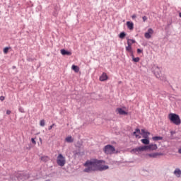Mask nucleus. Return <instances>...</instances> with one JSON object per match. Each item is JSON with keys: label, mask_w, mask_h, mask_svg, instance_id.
Returning <instances> with one entry per match:
<instances>
[{"label": "nucleus", "mask_w": 181, "mask_h": 181, "mask_svg": "<svg viewBox=\"0 0 181 181\" xmlns=\"http://www.w3.org/2000/svg\"><path fill=\"white\" fill-rule=\"evenodd\" d=\"M11 112V110H7V111H6L7 115H10Z\"/></svg>", "instance_id": "e433bc0d"}, {"label": "nucleus", "mask_w": 181, "mask_h": 181, "mask_svg": "<svg viewBox=\"0 0 181 181\" xmlns=\"http://www.w3.org/2000/svg\"><path fill=\"white\" fill-rule=\"evenodd\" d=\"M132 19H135V18H136V15L134 14L132 16Z\"/></svg>", "instance_id": "4c0bfd02"}, {"label": "nucleus", "mask_w": 181, "mask_h": 181, "mask_svg": "<svg viewBox=\"0 0 181 181\" xmlns=\"http://www.w3.org/2000/svg\"><path fill=\"white\" fill-rule=\"evenodd\" d=\"M74 156L75 158H80L81 156V152L75 151L74 152Z\"/></svg>", "instance_id": "6ab92c4d"}, {"label": "nucleus", "mask_w": 181, "mask_h": 181, "mask_svg": "<svg viewBox=\"0 0 181 181\" xmlns=\"http://www.w3.org/2000/svg\"><path fill=\"white\" fill-rule=\"evenodd\" d=\"M152 33H153V30H152V28H149L148 32L144 34L146 39H151V35H152Z\"/></svg>", "instance_id": "9d476101"}, {"label": "nucleus", "mask_w": 181, "mask_h": 181, "mask_svg": "<svg viewBox=\"0 0 181 181\" xmlns=\"http://www.w3.org/2000/svg\"><path fill=\"white\" fill-rule=\"evenodd\" d=\"M71 69L75 73H78L80 71V68L76 65H72Z\"/></svg>", "instance_id": "a211bd4d"}, {"label": "nucleus", "mask_w": 181, "mask_h": 181, "mask_svg": "<svg viewBox=\"0 0 181 181\" xmlns=\"http://www.w3.org/2000/svg\"><path fill=\"white\" fill-rule=\"evenodd\" d=\"M127 40H129L132 45H134V43H135V40L127 39Z\"/></svg>", "instance_id": "c756f323"}, {"label": "nucleus", "mask_w": 181, "mask_h": 181, "mask_svg": "<svg viewBox=\"0 0 181 181\" xmlns=\"http://www.w3.org/2000/svg\"><path fill=\"white\" fill-rule=\"evenodd\" d=\"M140 59L139 57H133V62H134V63H138V62H139Z\"/></svg>", "instance_id": "bb28decb"}, {"label": "nucleus", "mask_w": 181, "mask_h": 181, "mask_svg": "<svg viewBox=\"0 0 181 181\" xmlns=\"http://www.w3.org/2000/svg\"><path fill=\"white\" fill-rule=\"evenodd\" d=\"M16 177L18 180H26L28 179V176L25 175L24 173H18L16 174Z\"/></svg>", "instance_id": "6e6552de"}, {"label": "nucleus", "mask_w": 181, "mask_h": 181, "mask_svg": "<svg viewBox=\"0 0 181 181\" xmlns=\"http://www.w3.org/2000/svg\"><path fill=\"white\" fill-rule=\"evenodd\" d=\"M61 54L62 56H71V52L67 51L64 49H61Z\"/></svg>", "instance_id": "4468645a"}, {"label": "nucleus", "mask_w": 181, "mask_h": 181, "mask_svg": "<svg viewBox=\"0 0 181 181\" xmlns=\"http://www.w3.org/2000/svg\"><path fill=\"white\" fill-rule=\"evenodd\" d=\"M31 142L33 144V145H36V141H35L34 138L31 139Z\"/></svg>", "instance_id": "2f4dec72"}, {"label": "nucleus", "mask_w": 181, "mask_h": 181, "mask_svg": "<svg viewBox=\"0 0 181 181\" xmlns=\"http://www.w3.org/2000/svg\"><path fill=\"white\" fill-rule=\"evenodd\" d=\"M171 135H173V134H175V132H170Z\"/></svg>", "instance_id": "58836bf2"}, {"label": "nucleus", "mask_w": 181, "mask_h": 181, "mask_svg": "<svg viewBox=\"0 0 181 181\" xmlns=\"http://www.w3.org/2000/svg\"><path fill=\"white\" fill-rule=\"evenodd\" d=\"M141 142L144 145H149V139H141Z\"/></svg>", "instance_id": "5701e85b"}, {"label": "nucleus", "mask_w": 181, "mask_h": 181, "mask_svg": "<svg viewBox=\"0 0 181 181\" xmlns=\"http://www.w3.org/2000/svg\"><path fill=\"white\" fill-rule=\"evenodd\" d=\"M54 124H52L51 126L49 127L48 129L49 131H50V129H52L53 128V127H54Z\"/></svg>", "instance_id": "72a5a7b5"}, {"label": "nucleus", "mask_w": 181, "mask_h": 181, "mask_svg": "<svg viewBox=\"0 0 181 181\" xmlns=\"http://www.w3.org/2000/svg\"><path fill=\"white\" fill-rule=\"evenodd\" d=\"M168 118L170 121L175 125H180L181 120L180 117H179V115H176L175 113H170L168 115Z\"/></svg>", "instance_id": "f03ea898"}, {"label": "nucleus", "mask_w": 181, "mask_h": 181, "mask_svg": "<svg viewBox=\"0 0 181 181\" xmlns=\"http://www.w3.org/2000/svg\"><path fill=\"white\" fill-rule=\"evenodd\" d=\"M152 72L157 78H160V80H164L162 77V71H160V68H159V66L156 65L153 66Z\"/></svg>", "instance_id": "7ed1b4c3"}, {"label": "nucleus", "mask_w": 181, "mask_h": 181, "mask_svg": "<svg viewBox=\"0 0 181 181\" xmlns=\"http://www.w3.org/2000/svg\"><path fill=\"white\" fill-rule=\"evenodd\" d=\"M57 163L59 166H64L66 165V158L63 156V154H59L57 158Z\"/></svg>", "instance_id": "39448f33"}, {"label": "nucleus", "mask_w": 181, "mask_h": 181, "mask_svg": "<svg viewBox=\"0 0 181 181\" xmlns=\"http://www.w3.org/2000/svg\"><path fill=\"white\" fill-rule=\"evenodd\" d=\"M0 100H1V101H4V100H5V97H4V96H1V97H0Z\"/></svg>", "instance_id": "c9c22d12"}, {"label": "nucleus", "mask_w": 181, "mask_h": 181, "mask_svg": "<svg viewBox=\"0 0 181 181\" xmlns=\"http://www.w3.org/2000/svg\"><path fill=\"white\" fill-rule=\"evenodd\" d=\"M40 160L42 162H49V157L47 156H42L40 157Z\"/></svg>", "instance_id": "aec40b11"}, {"label": "nucleus", "mask_w": 181, "mask_h": 181, "mask_svg": "<svg viewBox=\"0 0 181 181\" xmlns=\"http://www.w3.org/2000/svg\"><path fill=\"white\" fill-rule=\"evenodd\" d=\"M158 149V145L151 144L148 146H144V151H156Z\"/></svg>", "instance_id": "0eeeda50"}, {"label": "nucleus", "mask_w": 181, "mask_h": 181, "mask_svg": "<svg viewBox=\"0 0 181 181\" xmlns=\"http://www.w3.org/2000/svg\"><path fill=\"white\" fill-rule=\"evenodd\" d=\"M135 132H136L138 134H141V131L139 129H136Z\"/></svg>", "instance_id": "473e14b6"}, {"label": "nucleus", "mask_w": 181, "mask_h": 181, "mask_svg": "<svg viewBox=\"0 0 181 181\" xmlns=\"http://www.w3.org/2000/svg\"><path fill=\"white\" fill-rule=\"evenodd\" d=\"M137 53H142V49H137Z\"/></svg>", "instance_id": "f704fd0d"}, {"label": "nucleus", "mask_w": 181, "mask_h": 181, "mask_svg": "<svg viewBox=\"0 0 181 181\" xmlns=\"http://www.w3.org/2000/svg\"><path fill=\"white\" fill-rule=\"evenodd\" d=\"M125 36H127V33H125V32H122L120 33V34L119 35V37L120 39H124V37H125Z\"/></svg>", "instance_id": "b1692460"}, {"label": "nucleus", "mask_w": 181, "mask_h": 181, "mask_svg": "<svg viewBox=\"0 0 181 181\" xmlns=\"http://www.w3.org/2000/svg\"><path fill=\"white\" fill-rule=\"evenodd\" d=\"M179 16L180 18H181V12L179 13Z\"/></svg>", "instance_id": "a19ab883"}, {"label": "nucleus", "mask_w": 181, "mask_h": 181, "mask_svg": "<svg viewBox=\"0 0 181 181\" xmlns=\"http://www.w3.org/2000/svg\"><path fill=\"white\" fill-rule=\"evenodd\" d=\"M18 111H20V112H22V113L25 112V110H23V107H19Z\"/></svg>", "instance_id": "7c9ffc66"}, {"label": "nucleus", "mask_w": 181, "mask_h": 181, "mask_svg": "<svg viewBox=\"0 0 181 181\" xmlns=\"http://www.w3.org/2000/svg\"><path fill=\"white\" fill-rule=\"evenodd\" d=\"M142 19L144 22H146V21H148V17L144 16H143Z\"/></svg>", "instance_id": "c85d7f7f"}, {"label": "nucleus", "mask_w": 181, "mask_h": 181, "mask_svg": "<svg viewBox=\"0 0 181 181\" xmlns=\"http://www.w3.org/2000/svg\"><path fill=\"white\" fill-rule=\"evenodd\" d=\"M65 141L66 142H69V144H71V142H74V140L73 139V137H71V136H70L66 137L65 139Z\"/></svg>", "instance_id": "412c9836"}, {"label": "nucleus", "mask_w": 181, "mask_h": 181, "mask_svg": "<svg viewBox=\"0 0 181 181\" xmlns=\"http://www.w3.org/2000/svg\"><path fill=\"white\" fill-rule=\"evenodd\" d=\"M174 175H175V176L177 177H180L181 175V170L179 168H176L174 171Z\"/></svg>", "instance_id": "f3484780"}, {"label": "nucleus", "mask_w": 181, "mask_h": 181, "mask_svg": "<svg viewBox=\"0 0 181 181\" xmlns=\"http://www.w3.org/2000/svg\"><path fill=\"white\" fill-rule=\"evenodd\" d=\"M178 153H181V148L178 150Z\"/></svg>", "instance_id": "ea45409f"}, {"label": "nucleus", "mask_w": 181, "mask_h": 181, "mask_svg": "<svg viewBox=\"0 0 181 181\" xmlns=\"http://www.w3.org/2000/svg\"><path fill=\"white\" fill-rule=\"evenodd\" d=\"M140 135H142L143 138L144 139H149V135H151V133L148 132H146L145 129H142Z\"/></svg>", "instance_id": "1a4fd4ad"}, {"label": "nucleus", "mask_w": 181, "mask_h": 181, "mask_svg": "<svg viewBox=\"0 0 181 181\" xmlns=\"http://www.w3.org/2000/svg\"><path fill=\"white\" fill-rule=\"evenodd\" d=\"M117 111L119 115H128V112L124 110L122 108H117Z\"/></svg>", "instance_id": "2eb2a0df"}, {"label": "nucleus", "mask_w": 181, "mask_h": 181, "mask_svg": "<svg viewBox=\"0 0 181 181\" xmlns=\"http://www.w3.org/2000/svg\"><path fill=\"white\" fill-rule=\"evenodd\" d=\"M141 152H145V147L140 146L131 150V153H135L136 155H139Z\"/></svg>", "instance_id": "423d86ee"}, {"label": "nucleus", "mask_w": 181, "mask_h": 181, "mask_svg": "<svg viewBox=\"0 0 181 181\" xmlns=\"http://www.w3.org/2000/svg\"><path fill=\"white\" fill-rule=\"evenodd\" d=\"M133 135H135L136 138H141V136L138 135L136 132H134Z\"/></svg>", "instance_id": "cd10ccee"}, {"label": "nucleus", "mask_w": 181, "mask_h": 181, "mask_svg": "<svg viewBox=\"0 0 181 181\" xmlns=\"http://www.w3.org/2000/svg\"><path fill=\"white\" fill-rule=\"evenodd\" d=\"M127 26L129 30H134V23L131 21H127Z\"/></svg>", "instance_id": "dca6fc26"}, {"label": "nucleus", "mask_w": 181, "mask_h": 181, "mask_svg": "<svg viewBox=\"0 0 181 181\" xmlns=\"http://www.w3.org/2000/svg\"><path fill=\"white\" fill-rule=\"evenodd\" d=\"M127 45L128 46L126 47L127 52H129V53H131L132 54V43L129 42V40H127Z\"/></svg>", "instance_id": "9b49d317"}, {"label": "nucleus", "mask_w": 181, "mask_h": 181, "mask_svg": "<svg viewBox=\"0 0 181 181\" xmlns=\"http://www.w3.org/2000/svg\"><path fill=\"white\" fill-rule=\"evenodd\" d=\"M103 151L106 155H112L115 152V147L112 145H107L104 147Z\"/></svg>", "instance_id": "20e7f679"}, {"label": "nucleus", "mask_w": 181, "mask_h": 181, "mask_svg": "<svg viewBox=\"0 0 181 181\" xmlns=\"http://www.w3.org/2000/svg\"><path fill=\"white\" fill-rule=\"evenodd\" d=\"M100 81H107L108 80V76L106 73H103V74L100 76Z\"/></svg>", "instance_id": "f8f14e48"}, {"label": "nucleus", "mask_w": 181, "mask_h": 181, "mask_svg": "<svg viewBox=\"0 0 181 181\" xmlns=\"http://www.w3.org/2000/svg\"><path fill=\"white\" fill-rule=\"evenodd\" d=\"M152 139L153 141H162V139H163V137L156 136L152 137Z\"/></svg>", "instance_id": "4be33fe9"}, {"label": "nucleus", "mask_w": 181, "mask_h": 181, "mask_svg": "<svg viewBox=\"0 0 181 181\" xmlns=\"http://www.w3.org/2000/svg\"><path fill=\"white\" fill-rule=\"evenodd\" d=\"M101 160L93 159V160H88L85 163V169L83 172L86 173H91V172H95V170H100V172L103 170H107L108 169V165H101Z\"/></svg>", "instance_id": "f257e3e1"}, {"label": "nucleus", "mask_w": 181, "mask_h": 181, "mask_svg": "<svg viewBox=\"0 0 181 181\" xmlns=\"http://www.w3.org/2000/svg\"><path fill=\"white\" fill-rule=\"evenodd\" d=\"M148 156L150 158H156V156H163V153H153L148 154Z\"/></svg>", "instance_id": "ddd939ff"}, {"label": "nucleus", "mask_w": 181, "mask_h": 181, "mask_svg": "<svg viewBox=\"0 0 181 181\" xmlns=\"http://www.w3.org/2000/svg\"><path fill=\"white\" fill-rule=\"evenodd\" d=\"M9 52V47H6L4 49V53L6 54Z\"/></svg>", "instance_id": "a878e982"}, {"label": "nucleus", "mask_w": 181, "mask_h": 181, "mask_svg": "<svg viewBox=\"0 0 181 181\" xmlns=\"http://www.w3.org/2000/svg\"><path fill=\"white\" fill-rule=\"evenodd\" d=\"M40 127H45L46 125V122H45V119H42L40 123Z\"/></svg>", "instance_id": "393cba45"}]
</instances>
